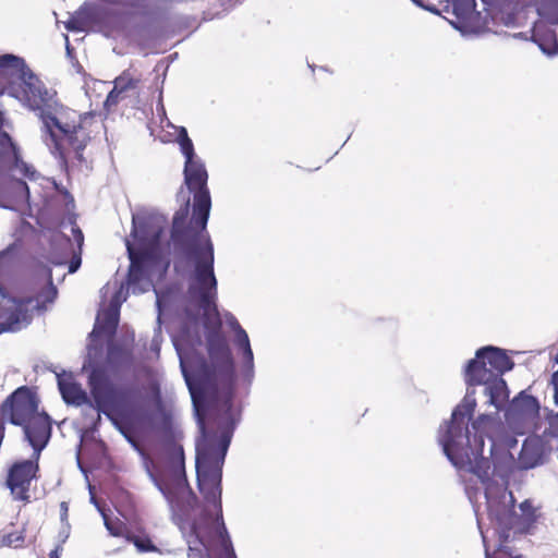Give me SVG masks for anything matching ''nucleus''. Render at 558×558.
Returning <instances> with one entry per match:
<instances>
[{
	"label": "nucleus",
	"mask_w": 558,
	"mask_h": 558,
	"mask_svg": "<svg viewBox=\"0 0 558 558\" xmlns=\"http://www.w3.org/2000/svg\"><path fill=\"white\" fill-rule=\"evenodd\" d=\"M0 74L14 80L9 88L11 96L40 112L45 142L54 155L65 158L85 147L89 138L87 123L92 120L90 116H82L60 106L54 99V93L46 89L25 66L24 61L15 56L0 57Z\"/></svg>",
	"instance_id": "1"
},
{
	"label": "nucleus",
	"mask_w": 558,
	"mask_h": 558,
	"mask_svg": "<svg viewBox=\"0 0 558 558\" xmlns=\"http://www.w3.org/2000/svg\"><path fill=\"white\" fill-rule=\"evenodd\" d=\"M476 401L474 392L468 391L462 402L453 410L450 422L439 429L438 440L451 463L478 476L484 481L488 476L489 463L483 457V429L488 416H481L472 424V430L465 425L474 412Z\"/></svg>",
	"instance_id": "2"
},
{
	"label": "nucleus",
	"mask_w": 558,
	"mask_h": 558,
	"mask_svg": "<svg viewBox=\"0 0 558 558\" xmlns=\"http://www.w3.org/2000/svg\"><path fill=\"white\" fill-rule=\"evenodd\" d=\"M35 396L27 388H19L2 405V414L15 425L24 427L25 436L35 450L36 458L50 438L48 416L38 411Z\"/></svg>",
	"instance_id": "3"
},
{
	"label": "nucleus",
	"mask_w": 558,
	"mask_h": 558,
	"mask_svg": "<svg viewBox=\"0 0 558 558\" xmlns=\"http://www.w3.org/2000/svg\"><path fill=\"white\" fill-rule=\"evenodd\" d=\"M177 132V141L185 157L184 182L187 189L194 193L193 215L186 227V233L204 231L211 205L206 186L208 178L207 171L201 160L195 157L193 144L187 136L186 130L180 128Z\"/></svg>",
	"instance_id": "4"
},
{
	"label": "nucleus",
	"mask_w": 558,
	"mask_h": 558,
	"mask_svg": "<svg viewBox=\"0 0 558 558\" xmlns=\"http://www.w3.org/2000/svg\"><path fill=\"white\" fill-rule=\"evenodd\" d=\"M191 262L194 265V272L191 278V293L199 300L208 319L218 317L214 303L216 295V278L213 270L214 250L209 238L203 236L199 240L198 248L191 254Z\"/></svg>",
	"instance_id": "5"
},
{
	"label": "nucleus",
	"mask_w": 558,
	"mask_h": 558,
	"mask_svg": "<svg viewBox=\"0 0 558 558\" xmlns=\"http://www.w3.org/2000/svg\"><path fill=\"white\" fill-rule=\"evenodd\" d=\"M229 439L223 438L214 447L205 435L196 445V469L201 492L209 500L216 501L221 494V466L225 460Z\"/></svg>",
	"instance_id": "6"
},
{
	"label": "nucleus",
	"mask_w": 558,
	"mask_h": 558,
	"mask_svg": "<svg viewBox=\"0 0 558 558\" xmlns=\"http://www.w3.org/2000/svg\"><path fill=\"white\" fill-rule=\"evenodd\" d=\"M180 529L189 544V558H205L204 551L207 553L213 543H219L229 558H233L226 529L218 514L210 518L204 515L196 522H182Z\"/></svg>",
	"instance_id": "7"
},
{
	"label": "nucleus",
	"mask_w": 558,
	"mask_h": 558,
	"mask_svg": "<svg viewBox=\"0 0 558 558\" xmlns=\"http://www.w3.org/2000/svg\"><path fill=\"white\" fill-rule=\"evenodd\" d=\"M451 13L453 17L450 24L462 35H473L482 33L487 27L486 15L475 10V0H449L445 11Z\"/></svg>",
	"instance_id": "8"
},
{
	"label": "nucleus",
	"mask_w": 558,
	"mask_h": 558,
	"mask_svg": "<svg viewBox=\"0 0 558 558\" xmlns=\"http://www.w3.org/2000/svg\"><path fill=\"white\" fill-rule=\"evenodd\" d=\"M537 12L541 19L534 24L533 40L545 54L555 56L558 52L557 39L546 23L558 24V0H541Z\"/></svg>",
	"instance_id": "9"
},
{
	"label": "nucleus",
	"mask_w": 558,
	"mask_h": 558,
	"mask_svg": "<svg viewBox=\"0 0 558 558\" xmlns=\"http://www.w3.org/2000/svg\"><path fill=\"white\" fill-rule=\"evenodd\" d=\"M33 300L17 301L0 289V333L16 331L26 327L35 307Z\"/></svg>",
	"instance_id": "10"
},
{
	"label": "nucleus",
	"mask_w": 558,
	"mask_h": 558,
	"mask_svg": "<svg viewBox=\"0 0 558 558\" xmlns=\"http://www.w3.org/2000/svg\"><path fill=\"white\" fill-rule=\"evenodd\" d=\"M36 472L37 464L32 461L20 462L11 468L8 476V486L14 498L20 500L28 498L29 484L35 477Z\"/></svg>",
	"instance_id": "11"
},
{
	"label": "nucleus",
	"mask_w": 558,
	"mask_h": 558,
	"mask_svg": "<svg viewBox=\"0 0 558 558\" xmlns=\"http://www.w3.org/2000/svg\"><path fill=\"white\" fill-rule=\"evenodd\" d=\"M133 226L134 230L132 233V240L126 241V248L131 260V280L135 278L136 272L141 268L142 264L146 262V257L141 253V251L144 250L148 243H150V239L145 234L138 218H133Z\"/></svg>",
	"instance_id": "12"
},
{
	"label": "nucleus",
	"mask_w": 558,
	"mask_h": 558,
	"mask_svg": "<svg viewBox=\"0 0 558 558\" xmlns=\"http://www.w3.org/2000/svg\"><path fill=\"white\" fill-rule=\"evenodd\" d=\"M476 356L482 359V362L486 363L497 376L510 371L513 366L506 351L497 347H483L476 351Z\"/></svg>",
	"instance_id": "13"
},
{
	"label": "nucleus",
	"mask_w": 558,
	"mask_h": 558,
	"mask_svg": "<svg viewBox=\"0 0 558 558\" xmlns=\"http://www.w3.org/2000/svg\"><path fill=\"white\" fill-rule=\"evenodd\" d=\"M497 376L492 368L482 362V359L470 360L465 366L464 378L469 385H485Z\"/></svg>",
	"instance_id": "14"
},
{
	"label": "nucleus",
	"mask_w": 558,
	"mask_h": 558,
	"mask_svg": "<svg viewBox=\"0 0 558 558\" xmlns=\"http://www.w3.org/2000/svg\"><path fill=\"white\" fill-rule=\"evenodd\" d=\"M58 384L61 395L66 403L81 405L86 401V393L75 383L72 374L63 373L58 376Z\"/></svg>",
	"instance_id": "15"
},
{
	"label": "nucleus",
	"mask_w": 558,
	"mask_h": 558,
	"mask_svg": "<svg viewBox=\"0 0 558 558\" xmlns=\"http://www.w3.org/2000/svg\"><path fill=\"white\" fill-rule=\"evenodd\" d=\"M118 324V300H114V304L109 312H100L97 315L95 328L92 332V337L100 338L102 335H111Z\"/></svg>",
	"instance_id": "16"
},
{
	"label": "nucleus",
	"mask_w": 558,
	"mask_h": 558,
	"mask_svg": "<svg viewBox=\"0 0 558 558\" xmlns=\"http://www.w3.org/2000/svg\"><path fill=\"white\" fill-rule=\"evenodd\" d=\"M89 384L97 408L107 413V399L109 397V391L107 390V385L102 374L96 371L93 372L89 376Z\"/></svg>",
	"instance_id": "17"
},
{
	"label": "nucleus",
	"mask_w": 558,
	"mask_h": 558,
	"mask_svg": "<svg viewBox=\"0 0 558 558\" xmlns=\"http://www.w3.org/2000/svg\"><path fill=\"white\" fill-rule=\"evenodd\" d=\"M484 386H486V391L490 397V403L496 408H499L508 398L506 383L500 375L493 377L492 381H488Z\"/></svg>",
	"instance_id": "18"
},
{
	"label": "nucleus",
	"mask_w": 558,
	"mask_h": 558,
	"mask_svg": "<svg viewBox=\"0 0 558 558\" xmlns=\"http://www.w3.org/2000/svg\"><path fill=\"white\" fill-rule=\"evenodd\" d=\"M513 408L519 411L524 417H535L538 413L539 405L536 399L532 396L521 395L513 401Z\"/></svg>",
	"instance_id": "19"
},
{
	"label": "nucleus",
	"mask_w": 558,
	"mask_h": 558,
	"mask_svg": "<svg viewBox=\"0 0 558 558\" xmlns=\"http://www.w3.org/2000/svg\"><path fill=\"white\" fill-rule=\"evenodd\" d=\"M98 509L104 518L107 530L112 536H121L125 538L131 537V532L129 531L126 524L122 520H120L119 518L111 519L105 513L102 509Z\"/></svg>",
	"instance_id": "20"
},
{
	"label": "nucleus",
	"mask_w": 558,
	"mask_h": 558,
	"mask_svg": "<svg viewBox=\"0 0 558 558\" xmlns=\"http://www.w3.org/2000/svg\"><path fill=\"white\" fill-rule=\"evenodd\" d=\"M134 86V81L130 74L124 73L114 81V87L108 95L107 101L114 102L117 96L129 87Z\"/></svg>",
	"instance_id": "21"
},
{
	"label": "nucleus",
	"mask_w": 558,
	"mask_h": 558,
	"mask_svg": "<svg viewBox=\"0 0 558 558\" xmlns=\"http://www.w3.org/2000/svg\"><path fill=\"white\" fill-rule=\"evenodd\" d=\"M174 345L177 347V351H178L179 356H180L182 373H183L185 381H186V384L189 386V389H190V392H191V397H192L195 410L198 413L199 412V398H198L196 388H195V386L192 383V378L187 374L185 361H184V359L182 356V353H181V350L179 349L178 343L175 341H174Z\"/></svg>",
	"instance_id": "22"
},
{
	"label": "nucleus",
	"mask_w": 558,
	"mask_h": 558,
	"mask_svg": "<svg viewBox=\"0 0 558 558\" xmlns=\"http://www.w3.org/2000/svg\"><path fill=\"white\" fill-rule=\"evenodd\" d=\"M236 342L239 347L243 350L244 360L252 365L253 363V352L251 350L250 340L246 332L239 328L236 331Z\"/></svg>",
	"instance_id": "23"
},
{
	"label": "nucleus",
	"mask_w": 558,
	"mask_h": 558,
	"mask_svg": "<svg viewBox=\"0 0 558 558\" xmlns=\"http://www.w3.org/2000/svg\"><path fill=\"white\" fill-rule=\"evenodd\" d=\"M183 201L185 202L184 208L180 211H178L173 218V233L174 235H179L181 233H184L185 229V220L187 218V205L189 201L186 197H183Z\"/></svg>",
	"instance_id": "24"
},
{
	"label": "nucleus",
	"mask_w": 558,
	"mask_h": 558,
	"mask_svg": "<svg viewBox=\"0 0 558 558\" xmlns=\"http://www.w3.org/2000/svg\"><path fill=\"white\" fill-rule=\"evenodd\" d=\"M478 525H480V529H482L480 520H478ZM481 533H482L484 544L486 546V558H519V557L512 556L511 554H509L507 550H505L502 548H499L498 550H496L493 556L489 555L488 548H487L488 531L484 532L483 530H481Z\"/></svg>",
	"instance_id": "25"
},
{
	"label": "nucleus",
	"mask_w": 558,
	"mask_h": 558,
	"mask_svg": "<svg viewBox=\"0 0 558 558\" xmlns=\"http://www.w3.org/2000/svg\"><path fill=\"white\" fill-rule=\"evenodd\" d=\"M126 539L133 542V544L140 551H150L155 549L150 541L145 536H134L131 534V537Z\"/></svg>",
	"instance_id": "26"
},
{
	"label": "nucleus",
	"mask_w": 558,
	"mask_h": 558,
	"mask_svg": "<svg viewBox=\"0 0 558 558\" xmlns=\"http://www.w3.org/2000/svg\"><path fill=\"white\" fill-rule=\"evenodd\" d=\"M417 5L428 10L430 12H437L433 0H413Z\"/></svg>",
	"instance_id": "27"
},
{
	"label": "nucleus",
	"mask_w": 558,
	"mask_h": 558,
	"mask_svg": "<svg viewBox=\"0 0 558 558\" xmlns=\"http://www.w3.org/2000/svg\"><path fill=\"white\" fill-rule=\"evenodd\" d=\"M21 542H22V539H21L20 535H17V534H11L7 537V544L9 546L17 547V546H20Z\"/></svg>",
	"instance_id": "28"
},
{
	"label": "nucleus",
	"mask_w": 558,
	"mask_h": 558,
	"mask_svg": "<svg viewBox=\"0 0 558 558\" xmlns=\"http://www.w3.org/2000/svg\"><path fill=\"white\" fill-rule=\"evenodd\" d=\"M66 28L70 29V31H83V27H81L80 25H77L76 21L74 19H71L68 23H66Z\"/></svg>",
	"instance_id": "29"
},
{
	"label": "nucleus",
	"mask_w": 558,
	"mask_h": 558,
	"mask_svg": "<svg viewBox=\"0 0 558 558\" xmlns=\"http://www.w3.org/2000/svg\"><path fill=\"white\" fill-rule=\"evenodd\" d=\"M72 232H73L74 240L81 246L82 243H83V234H82V232L78 229H76V228H72Z\"/></svg>",
	"instance_id": "30"
},
{
	"label": "nucleus",
	"mask_w": 558,
	"mask_h": 558,
	"mask_svg": "<svg viewBox=\"0 0 558 558\" xmlns=\"http://www.w3.org/2000/svg\"><path fill=\"white\" fill-rule=\"evenodd\" d=\"M553 385L555 388V402L558 405V372L553 376Z\"/></svg>",
	"instance_id": "31"
},
{
	"label": "nucleus",
	"mask_w": 558,
	"mask_h": 558,
	"mask_svg": "<svg viewBox=\"0 0 558 558\" xmlns=\"http://www.w3.org/2000/svg\"><path fill=\"white\" fill-rule=\"evenodd\" d=\"M46 293H47L46 301H47V302H52V301H53V299L56 298V293H57V292H56L54 288L50 286V287L47 289Z\"/></svg>",
	"instance_id": "32"
},
{
	"label": "nucleus",
	"mask_w": 558,
	"mask_h": 558,
	"mask_svg": "<svg viewBox=\"0 0 558 558\" xmlns=\"http://www.w3.org/2000/svg\"><path fill=\"white\" fill-rule=\"evenodd\" d=\"M78 264H80L78 262H77V263H75V264H74V263H72V264L70 265V272H74V271L77 269Z\"/></svg>",
	"instance_id": "33"
},
{
	"label": "nucleus",
	"mask_w": 558,
	"mask_h": 558,
	"mask_svg": "<svg viewBox=\"0 0 558 558\" xmlns=\"http://www.w3.org/2000/svg\"><path fill=\"white\" fill-rule=\"evenodd\" d=\"M61 508H62V511H63V515H65V514H66V512H68V506H66V504H65V502H62V504H61Z\"/></svg>",
	"instance_id": "34"
},
{
	"label": "nucleus",
	"mask_w": 558,
	"mask_h": 558,
	"mask_svg": "<svg viewBox=\"0 0 558 558\" xmlns=\"http://www.w3.org/2000/svg\"><path fill=\"white\" fill-rule=\"evenodd\" d=\"M526 450H527V446H526V445H524V447H523V452H522V458H523V457H524V454L526 453Z\"/></svg>",
	"instance_id": "35"
},
{
	"label": "nucleus",
	"mask_w": 558,
	"mask_h": 558,
	"mask_svg": "<svg viewBox=\"0 0 558 558\" xmlns=\"http://www.w3.org/2000/svg\"><path fill=\"white\" fill-rule=\"evenodd\" d=\"M45 302H41L39 300L36 301V306H40V305H44Z\"/></svg>",
	"instance_id": "36"
},
{
	"label": "nucleus",
	"mask_w": 558,
	"mask_h": 558,
	"mask_svg": "<svg viewBox=\"0 0 558 558\" xmlns=\"http://www.w3.org/2000/svg\"><path fill=\"white\" fill-rule=\"evenodd\" d=\"M50 558H58L56 554L51 555Z\"/></svg>",
	"instance_id": "37"
},
{
	"label": "nucleus",
	"mask_w": 558,
	"mask_h": 558,
	"mask_svg": "<svg viewBox=\"0 0 558 558\" xmlns=\"http://www.w3.org/2000/svg\"><path fill=\"white\" fill-rule=\"evenodd\" d=\"M524 464H525V466H529V468L533 466V464H527V463H524Z\"/></svg>",
	"instance_id": "38"
},
{
	"label": "nucleus",
	"mask_w": 558,
	"mask_h": 558,
	"mask_svg": "<svg viewBox=\"0 0 558 558\" xmlns=\"http://www.w3.org/2000/svg\"><path fill=\"white\" fill-rule=\"evenodd\" d=\"M557 362H558V354H557Z\"/></svg>",
	"instance_id": "39"
},
{
	"label": "nucleus",
	"mask_w": 558,
	"mask_h": 558,
	"mask_svg": "<svg viewBox=\"0 0 558 558\" xmlns=\"http://www.w3.org/2000/svg\"><path fill=\"white\" fill-rule=\"evenodd\" d=\"M556 418L558 420V415L556 416Z\"/></svg>",
	"instance_id": "40"
}]
</instances>
